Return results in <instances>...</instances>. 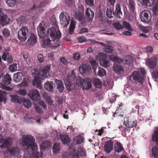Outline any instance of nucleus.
I'll return each instance as SVG.
<instances>
[{
    "label": "nucleus",
    "instance_id": "f257e3e1",
    "mask_svg": "<svg viewBox=\"0 0 158 158\" xmlns=\"http://www.w3.org/2000/svg\"><path fill=\"white\" fill-rule=\"evenodd\" d=\"M35 142V140L32 135H24L22 137V145L26 150L28 151L29 150L31 151L33 156V158H41L43 155L42 151L48 149L51 147L52 144L49 141H48L42 142L40 146L41 151L40 153H39V152H34L37 147Z\"/></svg>",
    "mask_w": 158,
    "mask_h": 158
},
{
    "label": "nucleus",
    "instance_id": "f03ea898",
    "mask_svg": "<svg viewBox=\"0 0 158 158\" xmlns=\"http://www.w3.org/2000/svg\"><path fill=\"white\" fill-rule=\"evenodd\" d=\"M61 36V34L59 30H57L54 27H52L48 29L47 33V37L48 38L50 39L52 41H54L56 39L59 41Z\"/></svg>",
    "mask_w": 158,
    "mask_h": 158
},
{
    "label": "nucleus",
    "instance_id": "7ed1b4c3",
    "mask_svg": "<svg viewBox=\"0 0 158 158\" xmlns=\"http://www.w3.org/2000/svg\"><path fill=\"white\" fill-rule=\"evenodd\" d=\"M76 85L82 87L83 89L87 90L92 87L91 80L89 78L83 79L79 77L76 81Z\"/></svg>",
    "mask_w": 158,
    "mask_h": 158
},
{
    "label": "nucleus",
    "instance_id": "20e7f679",
    "mask_svg": "<svg viewBox=\"0 0 158 158\" xmlns=\"http://www.w3.org/2000/svg\"><path fill=\"white\" fill-rule=\"evenodd\" d=\"M130 81L134 80L136 82L142 84L143 81V77L141 75L140 72L139 71H134L131 75L129 77Z\"/></svg>",
    "mask_w": 158,
    "mask_h": 158
},
{
    "label": "nucleus",
    "instance_id": "39448f33",
    "mask_svg": "<svg viewBox=\"0 0 158 158\" xmlns=\"http://www.w3.org/2000/svg\"><path fill=\"white\" fill-rule=\"evenodd\" d=\"M60 19L61 24L64 27H66L69 24L70 19L69 14L62 12L60 15Z\"/></svg>",
    "mask_w": 158,
    "mask_h": 158
},
{
    "label": "nucleus",
    "instance_id": "423d86ee",
    "mask_svg": "<svg viewBox=\"0 0 158 158\" xmlns=\"http://www.w3.org/2000/svg\"><path fill=\"white\" fill-rule=\"evenodd\" d=\"M84 153V149L82 148L79 147L77 149L73 148L71 151L70 155L71 158H79Z\"/></svg>",
    "mask_w": 158,
    "mask_h": 158
},
{
    "label": "nucleus",
    "instance_id": "0eeeda50",
    "mask_svg": "<svg viewBox=\"0 0 158 158\" xmlns=\"http://www.w3.org/2000/svg\"><path fill=\"white\" fill-rule=\"evenodd\" d=\"M28 32L27 28L26 27H23L18 32V37L21 41L24 42L27 38V33Z\"/></svg>",
    "mask_w": 158,
    "mask_h": 158
},
{
    "label": "nucleus",
    "instance_id": "6e6552de",
    "mask_svg": "<svg viewBox=\"0 0 158 158\" xmlns=\"http://www.w3.org/2000/svg\"><path fill=\"white\" fill-rule=\"evenodd\" d=\"M151 14L149 10H147L143 11L140 16L142 21L147 23L150 22L151 20Z\"/></svg>",
    "mask_w": 158,
    "mask_h": 158
},
{
    "label": "nucleus",
    "instance_id": "1a4fd4ad",
    "mask_svg": "<svg viewBox=\"0 0 158 158\" xmlns=\"http://www.w3.org/2000/svg\"><path fill=\"white\" fill-rule=\"evenodd\" d=\"M50 70V66L49 65L46 66L44 68H41L39 69L38 75L44 78H47Z\"/></svg>",
    "mask_w": 158,
    "mask_h": 158
},
{
    "label": "nucleus",
    "instance_id": "9d476101",
    "mask_svg": "<svg viewBox=\"0 0 158 158\" xmlns=\"http://www.w3.org/2000/svg\"><path fill=\"white\" fill-rule=\"evenodd\" d=\"M157 59L155 57H152L148 59L146 62V64L150 69L156 67L157 64Z\"/></svg>",
    "mask_w": 158,
    "mask_h": 158
},
{
    "label": "nucleus",
    "instance_id": "9b49d317",
    "mask_svg": "<svg viewBox=\"0 0 158 158\" xmlns=\"http://www.w3.org/2000/svg\"><path fill=\"white\" fill-rule=\"evenodd\" d=\"M28 95L31 99L34 101H37L40 99V94L37 89H33L30 91Z\"/></svg>",
    "mask_w": 158,
    "mask_h": 158
},
{
    "label": "nucleus",
    "instance_id": "f8f14e48",
    "mask_svg": "<svg viewBox=\"0 0 158 158\" xmlns=\"http://www.w3.org/2000/svg\"><path fill=\"white\" fill-rule=\"evenodd\" d=\"M100 60V63L101 65L105 67H109V61L106 60L107 58V55L106 54H101L99 55Z\"/></svg>",
    "mask_w": 158,
    "mask_h": 158
},
{
    "label": "nucleus",
    "instance_id": "ddd939ff",
    "mask_svg": "<svg viewBox=\"0 0 158 158\" xmlns=\"http://www.w3.org/2000/svg\"><path fill=\"white\" fill-rule=\"evenodd\" d=\"M10 21V19L7 15L3 14L1 10H0V24L4 26L8 24Z\"/></svg>",
    "mask_w": 158,
    "mask_h": 158
},
{
    "label": "nucleus",
    "instance_id": "4468645a",
    "mask_svg": "<svg viewBox=\"0 0 158 158\" xmlns=\"http://www.w3.org/2000/svg\"><path fill=\"white\" fill-rule=\"evenodd\" d=\"M113 142L110 140L105 142L103 147L104 150L107 154H109L113 149Z\"/></svg>",
    "mask_w": 158,
    "mask_h": 158
},
{
    "label": "nucleus",
    "instance_id": "2eb2a0df",
    "mask_svg": "<svg viewBox=\"0 0 158 158\" xmlns=\"http://www.w3.org/2000/svg\"><path fill=\"white\" fill-rule=\"evenodd\" d=\"M79 70L81 73L83 74H88L91 70V68L89 64H84L80 66Z\"/></svg>",
    "mask_w": 158,
    "mask_h": 158
},
{
    "label": "nucleus",
    "instance_id": "dca6fc26",
    "mask_svg": "<svg viewBox=\"0 0 158 158\" xmlns=\"http://www.w3.org/2000/svg\"><path fill=\"white\" fill-rule=\"evenodd\" d=\"M136 124V121L133 119L128 118L127 117H125L124 119V124L127 127H132Z\"/></svg>",
    "mask_w": 158,
    "mask_h": 158
},
{
    "label": "nucleus",
    "instance_id": "f3484780",
    "mask_svg": "<svg viewBox=\"0 0 158 158\" xmlns=\"http://www.w3.org/2000/svg\"><path fill=\"white\" fill-rule=\"evenodd\" d=\"M44 88L48 91L51 92L54 91L55 86L52 81H47L44 84Z\"/></svg>",
    "mask_w": 158,
    "mask_h": 158
},
{
    "label": "nucleus",
    "instance_id": "a211bd4d",
    "mask_svg": "<svg viewBox=\"0 0 158 158\" xmlns=\"http://www.w3.org/2000/svg\"><path fill=\"white\" fill-rule=\"evenodd\" d=\"M64 83L67 89L69 91H71L73 89L76 85L75 81L74 80L70 81L67 80L65 81Z\"/></svg>",
    "mask_w": 158,
    "mask_h": 158
},
{
    "label": "nucleus",
    "instance_id": "6ab92c4d",
    "mask_svg": "<svg viewBox=\"0 0 158 158\" xmlns=\"http://www.w3.org/2000/svg\"><path fill=\"white\" fill-rule=\"evenodd\" d=\"M8 153L13 156L19 155L20 152V149L18 147L11 148H8Z\"/></svg>",
    "mask_w": 158,
    "mask_h": 158
},
{
    "label": "nucleus",
    "instance_id": "aec40b11",
    "mask_svg": "<svg viewBox=\"0 0 158 158\" xmlns=\"http://www.w3.org/2000/svg\"><path fill=\"white\" fill-rule=\"evenodd\" d=\"M94 12L89 8L86 10L85 15L86 18L89 22L91 21L94 16Z\"/></svg>",
    "mask_w": 158,
    "mask_h": 158
},
{
    "label": "nucleus",
    "instance_id": "412c9836",
    "mask_svg": "<svg viewBox=\"0 0 158 158\" xmlns=\"http://www.w3.org/2000/svg\"><path fill=\"white\" fill-rule=\"evenodd\" d=\"M56 84V88L60 93H62L64 91V86L63 82L57 79L55 80Z\"/></svg>",
    "mask_w": 158,
    "mask_h": 158
},
{
    "label": "nucleus",
    "instance_id": "4be33fe9",
    "mask_svg": "<svg viewBox=\"0 0 158 158\" xmlns=\"http://www.w3.org/2000/svg\"><path fill=\"white\" fill-rule=\"evenodd\" d=\"M115 17L118 19H121L122 16L120 5L117 3L115 6V12H114Z\"/></svg>",
    "mask_w": 158,
    "mask_h": 158
},
{
    "label": "nucleus",
    "instance_id": "5701e85b",
    "mask_svg": "<svg viewBox=\"0 0 158 158\" xmlns=\"http://www.w3.org/2000/svg\"><path fill=\"white\" fill-rule=\"evenodd\" d=\"M136 3L133 0H130L128 2V7L130 12L135 14Z\"/></svg>",
    "mask_w": 158,
    "mask_h": 158
},
{
    "label": "nucleus",
    "instance_id": "b1692460",
    "mask_svg": "<svg viewBox=\"0 0 158 158\" xmlns=\"http://www.w3.org/2000/svg\"><path fill=\"white\" fill-rule=\"evenodd\" d=\"M60 140L63 144L66 145L70 143V139L68 135L67 134L60 135Z\"/></svg>",
    "mask_w": 158,
    "mask_h": 158
},
{
    "label": "nucleus",
    "instance_id": "393cba45",
    "mask_svg": "<svg viewBox=\"0 0 158 158\" xmlns=\"http://www.w3.org/2000/svg\"><path fill=\"white\" fill-rule=\"evenodd\" d=\"M11 80L10 76L7 73L3 77L2 81L6 85H8L10 83Z\"/></svg>",
    "mask_w": 158,
    "mask_h": 158
},
{
    "label": "nucleus",
    "instance_id": "a878e982",
    "mask_svg": "<svg viewBox=\"0 0 158 158\" xmlns=\"http://www.w3.org/2000/svg\"><path fill=\"white\" fill-rule=\"evenodd\" d=\"M76 18L78 20L81 21L82 23L85 22V18L82 13L80 12H76L75 13Z\"/></svg>",
    "mask_w": 158,
    "mask_h": 158
},
{
    "label": "nucleus",
    "instance_id": "bb28decb",
    "mask_svg": "<svg viewBox=\"0 0 158 158\" xmlns=\"http://www.w3.org/2000/svg\"><path fill=\"white\" fill-rule=\"evenodd\" d=\"M42 22L37 28L38 35L40 37H41V36H44V33L45 30L44 27L42 26Z\"/></svg>",
    "mask_w": 158,
    "mask_h": 158
},
{
    "label": "nucleus",
    "instance_id": "cd10ccee",
    "mask_svg": "<svg viewBox=\"0 0 158 158\" xmlns=\"http://www.w3.org/2000/svg\"><path fill=\"white\" fill-rule=\"evenodd\" d=\"M116 115V116L123 117L127 115V113L125 109L123 111L122 110V109H117L115 112L113 114V115L115 117Z\"/></svg>",
    "mask_w": 158,
    "mask_h": 158
},
{
    "label": "nucleus",
    "instance_id": "c85d7f7f",
    "mask_svg": "<svg viewBox=\"0 0 158 158\" xmlns=\"http://www.w3.org/2000/svg\"><path fill=\"white\" fill-rule=\"evenodd\" d=\"M12 139L11 138H9L4 142L3 144L0 146L2 148H7L11 145L12 143Z\"/></svg>",
    "mask_w": 158,
    "mask_h": 158
},
{
    "label": "nucleus",
    "instance_id": "c756f323",
    "mask_svg": "<svg viewBox=\"0 0 158 158\" xmlns=\"http://www.w3.org/2000/svg\"><path fill=\"white\" fill-rule=\"evenodd\" d=\"M23 78V74L21 72H18L14 74V79L16 82H20Z\"/></svg>",
    "mask_w": 158,
    "mask_h": 158
},
{
    "label": "nucleus",
    "instance_id": "7c9ffc66",
    "mask_svg": "<svg viewBox=\"0 0 158 158\" xmlns=\"http://www.w3.org/2000/svg\"><path fill=\"white\" fill-rule=\"evenodd\" d=\"M27 41L28 44L30 45H33L35 44L36 42V38L34 34H31Z\"/></svg>",
    "mask_w": 158,
    "mask_h": 158
},
{
    "label": "nucleus",
    "instance_id": "2f4dec72",
    "mask_svg": "<svg viewBox=\"0 0 158 158\" xmlns=\"http://www.w3.org/2000/svg\"><path fill=\"white\" fill-rule=\"evenodd\" d=\"M106 14L108 18L111 19L115 16L114 9L107 8L106 11Z\"/></svg>",
    "mask_w": 158,
    "mask_h": 158
},
{
    "label": "nucleus",
    "instance_id": "473e14b6",
    "mask_svg": "<svg viewBox=\"0 0 158 158\" xmlns=\"http://www.w3.org/2000/svg\"><path fill=\"white\" fill-rule=\"evenodd\" d=\"M101 44L104 47L103 50L105 52L108 53H111L112 52L113 49L112 46L106 45L103 43H101Z\"/></svg>",
    "mask_w": 158,
    "mask_h": 158
},
{
    "label": "nucleus",
    "instance_id": "72a5a7b5",
    "mask_svg": "<svg viewBox=\"0 0 158 158\" xmlns=\"http://www.w3.org/2000/svg\"><path fill=\"white\" fill-rule=\"evenodd\" d=\"M152 139L153 141H155L158 145V127H156L152 134Z\"/></svg>",
    "mask_w": 158,
    "mask_h": 158
},
{
    "label": "nucleus",
    "instance_id": "f704fd0d",
    "mask_svg": "<svg viewBox=\"0 0 158 158\" xmlns=\"http://www.w3.org/2000/svg\"><path fill=\"white\" fill-rule=\"evenodd\" d=\"M113 69L114 71L117 73H118L123 69V67L119 64L114 63L113 66Z\"/></svg>",
    "mask_w": 158,
    "mask_h": 158
},
{
    "label": "nucleus",
    "instance_id": "c9c22d12",
    "mask_svg": "<svg viewBox=\"0 0 158 158\" xmlns=\"http://www.w3.org/2000/svg\"><path fill=\"white\" fill-rule=\"evenodd\" d=\"M76 25L75 22L73 19H72L69 28V33L70 34H73L76 27Z\"/></svg>",
    "mask_w": 158,
    "mask_h": 158
},
{
    "label": "nucleus",
    "instance_id": "e433bc0d",
    "mask_svg": "<svg viewBox=\"0 0 158 158\" xmlns=\"http://www.w3.org/2000/svg\"><path fill=\"white\" fill-rule=\"evenodd\" d=\"M21 104H22V105L25 107L27 108L31 107L32 105L31 101L27 99H24L23 101L22 100Z\"/></svg>",
    "mask_w": 158,
    "mask_h": 158
},
{
    "label": "nucleus",
    "instance_id": "4c0bfd02",
    "mask_svg": "<svg viewBox=\"0 0 158 158\" xmlns=\"http://www.w3.org/2000/svg\"><path fill=\"white\" fill-rule=\"evenodd\" d=\"M83 140V138L80 135H78L77 136L74 138L73 139V143L74 144H78L81 143L82 142Z\"/></svg>",
    "mask_w": 158,
    "mask_h": 158
},
{
    "label": "nucleus",
    "instance_id": "58836bf2",
    "mask_svg": "<svg viewBox=\"0 0 158 158\" xmlns=\"http://www.w3.org/2000/svg\"><path fill=\"white\" fill-rule=\"evenodd\" d=\"M152 158H158V147L154 146L151 149Z\"/></svg>",
    "mask_w": 158,
    "mask_h": 158
},
{
    "label": "nucleus",
    "instance_id": "ea45409f",
    "mask_svg": "<svg viewBox=\"0 0 158 158\" xmlns=\"http://www.w3.org/2000/svg\"><path fill=\"white\" fill-rule=\"evenodd\" d=\"M18 0H5L6 3L8 6L13 7L18 4Z\"/></svg>",
    "mask_w": 158,
    "mask_h": 158
},
{
    "label": "nucleus",
    "instance_id": "a19ab883",
    "mask_svg": "<svg viewBox=\"0 0 158 158\" xmlns=\"http://www.w3.org/2000/svg\"><path fill=\"white\" fill-rule=\"evenodd\" d=\"M11 101L14 103H21L22 99L19 96L17 95H12L11 98Z\"/></svg>",
    "mask_w": 158,
    "mask_h": 158
},
{
    "label": "nucleus",
    "instance_id": "79ce46f5",
    "mask_svg": "<svg viewBox=\"0 0 158 158\" xmlns=\"http://www.w3.org/2000/svg\"><path fill=\"white\" fill-rule=\"evenodd\" d=\"M41 80L42 78L39 76L35 77L33 81V85H34L37 86V87L40 86Z\"/></svg>",
    "mask_w": 158,
    "mask_h": 158
},
{
    "label": "nucleus",
    "instance_id": "37998d69",
    "mask_svg": "<svg viewBox=\"0 0 158 158\" xmlns=\"http://www.w3.org/2000/svg\"><path fill=\"white\" fill-rule=\"evenodd\" d=\"M6 93L4 91L0 90V102H3L5 103L6 101Z\"/></svg>",
    "mask_w": 158,
    "mask_h": 158
},
{
    "label": "nucleus",
    "instance_id": "c03bdc74",
    "mask_svg": "<svg viewBox=\"0 0 158 158\" xmlns=\"http://www.w3.org/2000/svg\"><path fill=\"white\" fill-rule=\"evenodd\" d=\"M39 7L34 5L30 10V13L32 14L36 15L39 12Z\"/></svg>",
    "mask_w": 158,
    "mask_h": 158
},
{
    "label": "nucleus",
    "instance_id": "a18cd8bd",
    "mask_svg": "<svg viewBox=\"0 0 158 158\" xmlns=\"http://www.w3.org/2000/svg\"><path fill=\"white\" fill-rule=\"evenodd\" d=\"M93 84L96 87L100 88L102 86V83L99 79L94 78L93 81Z\"/></svg>",
    "mask_w": 158,
    "mask_h": 158
},
{
    "label": "nucleus",
    "instance_id": "49530a36",
    "mask_svg": "<svg viewBox=\"0 0 158 158\" xmlns=\"http://www.w3.org/2000/svg\"><path fill=\"white\" fill-rule=\"evenodd\" d=\"M115 150L116 152L119 153L123 150L122 144L120 143H118L114 146Z\"/></svg>",
    "mask_w": 158,
    "mask_h": 158
},
{
    "label": "nucleus",
    "instance_id": "de8ad7c7",
    "mask_svg": "<svg viewBox=\"0 0 158 158\" xmlns=\"http://www.w3.org/2000/svg\"><path fill=\"white\" fill-rule=\"evenodd\" d=\"M60 149V146L58 143H56L54 144L53 147V152L57 153L59 152Z\"/></svg>",
    "mask_w": 158,
    "mask_h": 158
},
{
    "label": "nucleus",
    "instance_id": "09e8293b",
    "mask_svg": "<svg viewBox=\"0 0 158 158\" xmlns=\"http://www.w3.org/2000/svg\"><path fill=\"white\" fill-rule=\"evenodd\" d=\"M106 71L103 69L99 68L98 71V75L100 77L104 76L106 75Z\"/></svg>",
    "mask_w": 158,
    "mask_h": 158
},
{
    "label": "nucleus",
    "instance_id": "8fccbe9b",
    "mask_svg": "<svg viewBox=\"0 0 158 158\" xmlns=\"http://www.w3.org/2000/svg\"><path fill=\"white\" fill-rule=\"evenodd\" d=\"M3 35L5 37L8 38L10 35V31L6 28H4L2 31Z\"/></svg>",
    "mask_w": 158,
    "mask_h": 158
},
{
    "label": "nucleus",
    "instance_id": "3c124183",
    "mask_svg": "<svg viewBox=\"0 0 158 158\" xmlns=\"http://www.w3.org/2000/svg\"><path fill=\"white\" fill-rule=\"evenodd\" d=\"M73 59L76 60H79L80 59V54L78 52H75L73 53Z\"/></svg>",
    "mask_w": 158,
    "mask_h": 158
},
{
    "label": "nucleus",
    "instance_id": "603ef678",
    "mask_svg": "<svg viewBox=\"0 0 158 158\" xmlns=\"http://www.w3.org/2000/svg\"><path fill=\"white\" fill-rule=\"evenodd\" d=\"M141 1L143 5L149 7L152 6L151 2H150V0H141Z\"/></svg>",
    "mask_w": 158,
    "mask_h": 158
},
{
    "label": "nucleus",
    "instance_id": "864d4df0",
    "mask_svg": "<svg viewBox=\"0 0 158 158\" xmlns=\"http://www.w3.org/2000/svg\"><path fill=\"white\" fill-rule=\"evenodd\" d=\"M17 64L16 63H13L10 65L9 68V69L12 72H15L18 70L17 66Z\"/></svg>",
    "mask_w": 158,
    "mask_h": 158
},
{
    "label": "nucleus",
    "instance_id": "5fc2aeb1",
    "mask_svg": "<svg viewBox=\"0 0 158 158\" xmlns=\"http://www.w3.org/2000/svg\"><path fill=\"white\" fill-rule=\"evenodd\" d=\"M52 41L49 38L44 40L43 44L44 47H45L48 46L50 45L51 44V42Z\"/></svg>",
    "mask_w": 158,
    "mask_h": 158
},
{
    "label": "nucleus",
    "instance_id": "6e6d98bb",
    "mask_svg": "<svg viewBox=\"0 0 158 158\" xmlns=\"http://www.w3.org/2000/svg\"><path fill=\"white\" fill-rule=\"evenodd\" d=\"M123 26L128 30H132L130 24L126 21H124L123 22Z\"/></svg>",
    "mask_w": 158,
    "mask_h": 158
},
{
    "label": "nucleus",
    "instance_id": "4d7b16f0",
    "mask_svg": "<svg viewBox=\"0 0 158 158\" xmlns=\"http://www.w3.org/2000/svg\"><path fill=\"white\" fill-rule=\"evenodd\" d=\"M86 4L92 7L94 6V0H85Z\"/></svg>",
    "mask_w": 158,
    "mask_h": 158
},
{
    "label": "nucleus",
    "instance_id": "13d9d810",
    "mask_svg": "<svg viewBox=\"0 0 158 158\" xmlns=\"http://www.w3.org/2000/svg\"><path fill=\"white\" fill-rule=\"evenodd\" d=\"M108 57L110 60L115 62H116L117 59L119 60V57H118L111 55H109Z\"/></svg>",
    "mask_w": 158,
    "mask_h": 158
},
{
    "label": "nucleus",
    "instance_id": "bf43d9fd",
    "mask_svg": "<svg viewBox=\"0 0 158 158\" xmlns=\"http://www.w3.org/2000/svg\"><path fill=\"white\" fill-rule=\"evenodd\" d=\"M108 57L110 60L115 62H116L117 59L119 60V57H118L111 55H109Z\"/></svg>",
    "mask_w": 158,
    "mask_h": 158
},
{
    "label": "nucleus",
    "instance_id": "052dcab7",
    "mask_svg": "<svg viewBox=\"0 0 158 158\" xmlns=\"http://www.w3.org/2000/svg\"><path fill=\"white\" fill-rule=\"evenodd\" d=\"M113 25L114 28L117 30L121 29L123 28L121 24L118 23H114Z\"/></svg>",
    "mask_w": 158,
    "mask_h": 158
},
{
    "label": "nucleus",
    "instance_id": "680f3d73",
    "mask_svg": "<svg viewBox=\"0 0 158 158\" xmlns=\"http://www.w3.org/2000/svg\"><path fill=\"white\" fill-rule=\"evenodd\" d=\"M7 61L8 63H11L13 61L12 55L10 53L7 52Z\"/></svg>",
    "mask_w": 158,
    "mask_h": 158
},
{
    "label": "nucleus",
    "instance_id": "e2e57ef3",
    "mask_svg": "<svg viewBox=\"0 0 158 158\" xmlns=\"http://www.w3.org/2000/svg\"><path fill=\"white\" fill-rule=\"evenodd\" d=\"M52 97L50 95H47L45 96L44 98V99L47 103L52 101Z\"/></svg>",
    "mask_w": 158,
    "mask_h": 158
},
{
    "label": "nucleus",
    "instance_id": "0e129e2a",
    "mask_svg": "<svg viewBox=\"0 0 158 158\" xmlns=\"http://www.w3.org/2000/svg\"><path fill=\"white\" fill-rule=\"evenodd\" d=\"M152 75L155 78H158V68L153 71Z\"/></svg>",
    "mask_w": 158,
    "mask_h": 158
},
{
    "label": "nucleus",
    "instance_id": "69168bd1",
    "mask_svg": "<svg viewBox=\"0 0 158 158\" xmlns=\"http://www.w3.org/2000/svg\"><path fill=\"white\" fill-rule=\"evenodd\" d=\"M77 40L80 43H83L86 40L85 37L84 36H81L77 38Z\"/></svg>",
    "mask_w": 158,
    "mask_h": 158
},
{
    "label": "nucleus",
    "instance_id": "338daca9",
    "mask_svg": "<svg viewBox=\"0 0 158 158\" xmlns=\"http://www.w3.org/2000/svg\"><path fill=\"white\" fill-rule=\"evenodd\" d=\"M56 100L58 104H62L63 102V98L60 96L56 97Z\"/></svg>",
    "mask_w": 158,
    "mask_h": 158
},
{
    "label": "nucleus",
    "instance_id": "774afa93",
    "mask_svg": "<svg viewBox=\"0 0 158 158\" xmlns=\"http://www.w3.org/2000/svg\"><path fill=\"white\" fill-rule=\"evenodd\" d=\"M154 14L156 15H158V6H157L153 7L152 10Z\"/></svg>",
    "mask_w": 158,
    "mask_h": 158
}]
</instances>
